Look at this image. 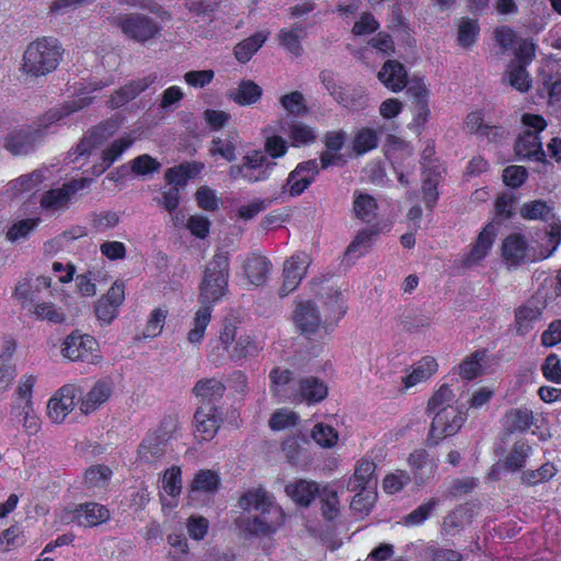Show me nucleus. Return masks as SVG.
Wrapping results in <instances>:
<instances>
[{"instance_id":"dca6fc26","label":"nucleus","mask_w":561,"mask_h":561,"mask_svg":"<svg viewBox=\"0 0 561 561\" xmlns=\"http://www.w3.org/2000/svg\"><path fill=\"white\" fill-rule=\"evenodd\" d=\"M157 75L152 73L138 80H133L124 87L116 90L108 103L113 108H118L129 101L134 100L141 92L146 91L150 85L157 81Z\"/></svg>"},{"instance_id":"ea45409f","label":"nucleus","mask_w":561,"mask_h":561,"mask_svg":"<svg viewBox=\"0 0 561 561\" xmlns=\"http://www.w3.org/2000/svg\"><path fill=\"white\" fill-rule=\"evenodd\" d=\"M211 308L201 305L193 319V328L187 333V340L192 344H199L205 335V330L210 322Z\"/></svg>"},{"instance_id":"79ce46f5","label":"nucleus","mask_w":561,"mask_h":561,"mask_svg":"<svg viewBox=\"0 0 561 561\" xmlns=\"http://www.w3.org/2000/svg\"><path fill=\"white\" fill-rule=\"evenodd\" d=\"M519 214L527 220L541 219L543 221H548L550 218L554 217L552 208L547 204V202L541 199L524 204L519 209Z\"/></svg>"},{"instance_id":"393cba45","label":"nucleus","mask_w":561,"mask_h":561,"mask_svg":"<svg viewBox=\"0 0 561 561\" xmlns=\"http://www.w3.org/2000/svg\"><path fill=\"white\" fill-rule=\"evenodd\" d=\"M515 152L522 158L535 161H543L546 157L539 135L530 130H526L518 137L515 144Z\"/></svg>"},{"instance_id":"58836bf2","label":"nucleus","mask_w":561,"mask_h":561,"mask_svg":"<svg viewBox=\"0 0 561 561\" xmlns=\"http://www.w3.org/2000/svg\"><path fill=\"white\" fill-rule=\"evenodd\" d=\"M265 41L266 35L259 32L237 44L233 50L237 60L241 64L248 62Z\"/></svg>"},{"instance_id":"c85d7f7f","label":"nucleus","mask_w":561,"mask_h":561,"mask_svg":"<svg viewBox=\"0 0 561 561\" xmlns=\"http://www.w3.org/2000/svg\"><path fill=\"white\" fill-rule=\"evenodd\" d=\"M541 308L533 302L520 306L515 311V330L517 335H526L534 329V323L540 319Z\"/></svg>"},{"instance_id":"20e7f679","label":"nucleus","mask_w":561,"mask_h":561,"mask_svg":"<svg viewBox=\"0 0 561 561\" xmlns=\"http://www.w3.org/2000/svg\"><path fill=\"white\" fill-rule=\"evenodd\" d=\"M113 23L130 39L145 43L161 32V26L151 18L139 13H121Z\"/></svg>"},{"instance_id":"a18cd8bd","label":"nucleus","mask_w":561,"mask_h":561,"mask_svg":"<svg viewBox=\"0 0 561 561\" xmlns=\"http://www.w3.org/2000/svg\"><path fill=\"white\" fill-rule=\"evenodd\" d=\"M219 483L220 479L216 472L199 470L191 483V492L215 493L218 490Z\"/></svg>"},{"instance_id":"052dcab7","label":"nucleus","mask_w":561,"mask_h":561,"mask_svg":"<svg viewBox=\"0 0 561 561\" xmlns=\"http://www.w3.org/2000/svg\"><path fill=\"white\" fill-rule=\"evenodd\" d=\"M112 471L108 467L99 465L89 468L84 473V482L89 488L104 486Z\"/></svg>"},{"instance_id":"bf43d9fd","label":"nucleus","mask_w":561,"mask_h":561,"mask_svg":"<svg viewBox=\"0 0 561 561\" xmlns=\"http://www.w3.org/2000/svg\"><path fill=\"white\" fill-rule=\"evenodd\" d=\"M70 197L61 186L47 191L41 199V206L47 210H57L66 206Z\"/></svg>"},{"instance_id":"f03ea898","label":"nucleus","mask_w":561,"mask_h":561,"mask_svg":"<svg viewBox=\"0 0 561 561\" xmlns=\"http://www.w3.org/2000/svg\"><path fill=\"white\" fill-rule=\"evenodd\" d=\"M61 58V47L53 37L31 43L23 56V69L33 76H44L55 70Z\"/></svg>"},{"instance_id":"72a5a7b5","label":"nucleus","mask_w":561,"mask_h":561,"mask_svg":"<svg viewBox=\"0 0 561 561\" xmlns=\"http://www.w3.org/2000/svg\"><path fill=\"white\" fill-rule=\"evenodd\" d=\"M533 412L527 408L511 409L505 413L504 426L510 433L525 432L533 424Z\"/></svg>"},{"instance_id":"de8ad7c7","label":"nucleus","mask_w":561,"mask_h":561,"mask_svg":"<svg viewBox=\"0 0 561 561\" xmlns=\"http://www.w3.org/2000/svg\"><path fill=\"white\" fill-rule=\"evenodd\" d=\"M480 32L477 20L470 18H461L458 25V44L463 48L472 46Z\"/></svg>"},{"instance_id":"4c0bfd02","label":"nucleus","mask_w":561,"mask_h":561,"mask_svg":"<svg viewBox=\"0 0 561 561\" xmlns=\"http://www.w3.org/2000/svg\"><path fill=\"white\" fill-rule=\"evenodd\" d=\"M300 397L308 403L322 401L328 394V387L316 377H308L300 381Z\"/></svg>"},{"instance_id":"f3484780","label":"nucleus","mask_w":561,"mask_h":561,"mask_svg":"<svg viewBox=\"0 0 561 561\" xmlns=\"http://www.w3.org/2000/svg\"><path fill=\"white\" fill-rule=\"evenodd\" d=\"M196 432L202 439L210 440L220 426V417L217 415V408L214 404H204L194 414Z\"/></svg>"},{"instance_id":"6e6552de","label":"nucleus","mask_w":561,"mask_h":561,"mask_svg":"<svg viewBox=\"0 0 561 561\" xmlns=\"http://www.w3.org/2000/svg\"><path fill=\"white\" fill-rule=\"evenodd\" d=\"M111 514L106 506L95 502H87L66 511L61 519L66 524L76 523L82 527H95L107 522Z\"/></svg>"},{"instance_id":"13d9d810","label":"nucleus","mask_w":561,"mask_h":561,"mask_svg":"<svg viewBox=\"0 0 561 561\" xmlns=\"http://www.w3.org/2000/svg\"><path fill=\"white\" fill-rule=\"evenodd\" d=\"M323 298L325 299L324 304L329 310V318L340 319L345 314L346 307L344 305L343 295L339 289H328Z\"/></svg>"},{"instance_id":"49530a36","label":"nucleus","mask_w":561,"mask_h":561,"mask_svg":"<svg viewBox=\"0 0 561 561\" xmlns=\"http://www.w3.org/2000/svg\"><path fill=\"white\" fill-rule=\"evenodd\" d=\"M237 135L228 134L226 137H216L211 141L210 153L219 154L225 160L231 162L236 160Z\"/></svg>"},{"instance_id":"aec40b11","label":"nucleus","mask_w":561,"mask_h":561,"mask_svg":"<svg viewBox=\"0 0 561 561\" xmlns=\"http://www.w3.org/2000/svg\"><path fill=\"white\" fill-rule=\"evenodd\" d=\"M286 494L298 505L309 507L319 495L320 489L314 481L299 479L285 486Z\"/></svg>"},{"instance_id":"4468645a","label":"nucleus","mask_w":561,"mask_h":561,"mask_svg":"<svg viewBox=\"0 0 561 561\" xmlns=\"http://www.w3.org/2000/svg\"><path fill=\"white\" fill-rule=\"evenodd\" d=\"M133 142L134 139L128 135L114 140L102 151L99 161L94 162L87 172L94 176H100L123 156Z\"/></svg>"},{"instance_id":"37998d69","label":"nucleus","mask_w":561,"mask_h":561,"mask_svg":"<svg viewBox=\"0 0 561 561\" xmlns=\"http://www.w3.org/2000/svg\"><path fill=\"white\" fill-rule=\"evenodd\" d=\"M321 512L324 519L331 522L340 515V501L337 492L329 486L320 491Z\"/></svg>"},{"instance_id":"338daca9","label":"nucleus","mask_w":561,"mask_h":561,"mask_svg":"<svg viewBox=\"0 0 561 561\" xmlns=\"http://www.w3.org/2000/svg\"><path fill=\"white\" fill-rule=\"evenodd\" d=\"M400 323L407 331H414L430 324V319L415 309H407L400 316Z\"/></svg>"},{"instance_id":"4d7b16f0","label":"nucleus","mask_w":561,"mask_h":561,"mask_svg":"<svg viewBox=\"0 0 561 561\" xmlns=\"http://www.w3.org/2000/svg\"><path fill=\"white\" fill-rule=\"evenodd\" d=\"M311 437L319 446L323 448H331L336 444L339 434L334 427L323 423H318L312 428Z\"/></svg>"},{"instance_id":"b1692460","label":"nucleus","mask_w":561,"mask_h":561,"mask_svg":"<svg viewBox=\"0 0 561 561\" xmlns=\"http://www.w3.org/2000/svg\"><path fill=\"white\" fill-rule=\"evenodd\" d=\"M409 465L413 472V479L417 485L424 484L434 473L436 466L430 459V455L424 449L413 451L409 457Z\"/></svg>"},{"instance_id":"7c9ffc66","label":"nucleus","mask_w":561,"mask_h":561,"mask_svg":"<svg viewBox=\"0 0 561 561\" xmlns=\"http://www.w3.org/2000/svg\"><path fill=\"white\" fill-rule=\"evenodd\" d=\"M262 94V88L252 80H241L238 87L228 93L231 100L242 106L255 104Z\"/></svg>"},{"instance_id":"473e14b6","label":"nucleus","mask_w":561,"mask_h":561,"mask_svg":"<svg viewBox=\"0 0 561 561\" xmlns=\"http://www.w3.org/2000/svg\"><path fill=\"white\" fill-rule=\"evenodd\" d=\"M378 204L376 199L363 192L354 193L353 211L357 219L371 224L377 218Z\"/></svg>"},{"instance_id":"0eeeda50","label":"nucleus","mask_w":561,"mask_h":561,"mask_svg":"<svg viewBox=\"0 0 561 561\" xmlns=\"http://www.w3.org/2000/svg\"><path fill=\"white\" fill-rule=\"evenodd\" d=\"M96 351V340L89 334L80 333L78 330L65 339L61 347L62 356L72 362L93 363L98 357Z\"/></svg>"},{"instance_id":"f704fd0d","label":"nucleus","mask_w":561,"mask_h":561,"mask_svg":"<svg viewBox=\"0 0 561 561\" xmlns=\"http://www.w3.org/2000/svg\"><path fill=\"white\" fill-rule=\"evenodd\" d=\"M379 233L377 226H371L358 231L354 240L348 244L345 256L348 259H357L362 256L371 245L373 238Z\"/></svg>"},{"instance_id":"a878e982","label":"nucleus","mask_w":561,"mask_h":561,"mask_svg":"<svg viewBox=\"0 0 561 561\" xmlns=\"http://www.w3.org/2000/svg\"><path fill=\"white\" fill-rule=\"evenodd\" d=\"M112 385L107 380H99L92 389L82 398L80 410L89 414L100 408L112 394Z\"/></svg>"},{"instance_id":"2f4dec72","label":"nucleus","mask_w":561,"mask_h":561,"mask_svg":"<svg viewBox=\"0 0 561 561\" xmlns=\"http://www.w3.org/2000/svg\"><path fill=\"white\" fill-rule=\"evenodd\" d=\"M225 391V385L216 378L201 379L193 388V392L204 404H214L222 398Z\"/></svg>"},{"instance_id":"9d476101","label":"nucleus","mask_w":561,"mask_h":561,"mask_svg":"<svg viewBox=\"0 0 561 561\" xmlns=\"http://www.w3.org/2000/svg\"><path fill=\"white\" fill-rule=\"evenodd\" d=\"M92 103V98L83 96L65 103L61 107L51 108L37 119L34 130L41 129V139L47 135L49 128L71 113L78 112Z\"/></svg>"},{"instance_id":"603ef678","label":"nucleus","mask_w":561,"mask_h":561,"mask_svg":"<svg viewBox=\"0 0 561 561\" xmlns=\"http://www.w3.org/2000/svg\"><path fill=\"white\" fill-rule=\"evenodd\" d=\"M485 353L483 351H477L466 359L459 366V375L466 380H472L482 374L481 360L484 358Z\"/></svg>"},{"instance_id":"f8f14e48","label":"nucleus","mask_w":561,"mask_h":561,"mask_svg":"<svg viewBox=\"0 0 561 561\" xmlns=\"http://www.w3.org/2000/svg\"><path fill=\"white\" fill-rule=\"evenodd\" d=\"M293 319L299 332L307 336L314 334L322 323L318 307L311 300L298 301Z\"/></svg>"},{"instance_id":"e433bc0d","label":"nucleus","mask_w":561,"mask_h":561,"mask_svg":"<svg viewBox=\"0 0 561 561\" xmlns=\"http://www.w3.org/2000/svg\"><path fill=\"white\" fill-rule=\"evenodd\" d=\"M558 472L556 466L548 461L541 465L538 469L524 470L520 473V483L527 486H535L540 483L550 481Z\"/></svg>"},{"instance_id":"09e8293b","label":"nucleus","mask_w":561,"mask_h":561,"mask_svg":"<svg viewBox=\"0 0 561 561\" xmlns=\"http://www.w3.org/2000/svg\"><path fill=\"white\" fill-rule=\"evenodd\" d=\"M505 75L514 89L520 92L529 90L531 81L525 65L512 62Z\"/></svg>"},{"instance_id":"cd10ccee","label":"nucleus","mask_w":561,"mask_h":561,"mask_svg":"<svg viewBox=\"0 0 561 561\" xmlns=\"http://www.w3.org/2000/svg\"><path fill=\"white\" fill-rule=\"evenodd\" d=\"M271 263L262 255H251L243 263V271L249 282L255 286H261L266 282Z\"/></svg>"},{"instance_id":"3c124183","label":"nucleus","mask_w":561,"mask_h":561,"mask_svg":"<svg viewBox=\"0 0 561 561\" xmlns=\"http://www.w3.org/2000/svg\"><path fill=\"white\" fill-rule=\"evenodd\" d=\"M305 28L300 24H295L291 30H282L279 33L280 44L293 55L300 56L302 47L300 37Z\"/></svg>"},{"instance_id":"4be33fe9","label":"nucleus","mask_w":561,"mask_h":561,"mask_svg":"<svg viewBox=\"0 0 561 561\" xmlns=\"http://www.w3.org/2000/svg\"><path fill=\"white\" fill-rule=\"evenodd\" d=\"M167 444L157 435L148 432L139 444L137 451L138 460L145 463H156L165 455Z\"/></svg>"},{"instance_id":"5fc2aeb1","label":"nucleus","mask_w":561,"mask_h":561,"mask_svg":"<svg viewBox=\"0 0 561 561\" xmlns=\"http://www.w3.org/2000/svg\"><path fill=\"white\" fill-rule=\"evenodd\" d=\"M439 500L436 497H432L428 501L422 503L415 510H413L410 514L404 516L403 520L407 526H414L423 524L433 513V511L438 506Z\"/></svg>"},{"instance_id":"864d4df0","label":"nucleus","mask_w":561,"mask_h":561,"mask_svg":"<svg viewBox=\"0 0 561 561\" xmlns=\"http://www.w3.org/2000/svg\"><path fill=\"white\" fill-rule=\"evenodd\" d=\"M130 171L139 176L151 175L161 169V163L149 154H140L129 161Z\"/></svg>"},{"instance_id":"ddd939ff","label":"nucleus","mask_w":561,"mask_h":561,"mask_svg":"<svg viewBox=\"0 0 561 561\" xmlns=\"http://www.w3.org/2000/svg\"><path fill=\"white\" fill-rule=\"evenodd\" d=\"M502 256L510 266H519L523 263L535 261L529 255V244L522 233H511L502 242Z\"/></svg>"},{"instance_id":"f257e3e1","label":"nucleus","mask_w":561,"mask_h":561,"mask_svg":"<svg viewBox=\"0 0 561 561\" xmlns=\"http://www.w3.org/2000/svg\"><path fill=\"white\" fill-rule=\"evenodd\" d=\"M229 253L217 251L203 271L198 286V302L211 308L221 301L229 293Z\"/></svg>"},{"instance_id":"6ab92c4d","label":"nucleus","mask_w":561,"mask_h":561,"mask_svg":"<svg viewBox=\"0 0 561 561\" xmlns=\"http://www.w3.org/2000/svg\"><path fill=\"white\" fill-rule=\"evenodd\" d=\"M376 463L368 459L358 461L355 472L347 482V490L356 492L358 490H374L377 486V477L375 474Z\"/></svg>"},{"instance_id":"c756f323","label":"nucleus","mask_w":561,"mask_h":561,"mask_svg":"<svg viewBox=\"0 0 561 561\" xmlns=\"http://www.w3.org/2000/svg\"><path fill=\"white\" fill-rule=\"evenodd\" d=\"M531 455L533 447L525 440H517L503 460L502 467L507 471H518L525 467L527 459ZM497 467H501V465L497 463Z\"/></svg>"},{"instance_id":"2eb2a0df","label":"nucleus","mask_w":561,"mask_h":561,"mask_svg":"<svg viewBox=\"0 0 561 561\" xmlns=\"http://www.w3.org/2000/svg\"><path fill=\"white\" fill-rule=\"evenodd\" d=\"M76 388L71 385L64 386L60 388L57 394H55L47 404L48 417L54 423H61L65 417L73 410Z\"/></svg>"},{"instance_id":"0e129e2a","label":"nucleus","mask_w":561,"mask_h":561,"mask_svg":"<svg viewBox=\"0 0 561 561\" xmlns=\"http://www.w3.org/2000/svg\"><path fill=\"white\" fill-rule=\"evenodd\" d=\"M288 136L295 146L306 145L316 139L313 129L302 123H293L289 126Z\"/></svg>"},{"instance_id":"e2e57ef3","label":"nucleus","mask_w":561,"mask_h":561,"mask_svg":"<svg viewBox=\"0 0 561 561\" xmlns=\"http://www.w3.org/2000/svg\"><path fill=\"white\" fill-rule=\"evenodd\" d=\"M455 394L447 383L440 386V388L432 396L427 403L428 412H437L442 408L451 407L449 403L454 400Z\"/></svg>"},{"instance_id":"412c9836","label":"nucleus","mask_w":561,"mask_h":561,"mask_svg":"<svg viewBox=\"0 0 561 561\" xmlns=\"http://www.w3.org/2000/svg\"><path fill=\"white\" fill-rule=\"evenodd\" d=\"M378 79L393 92H399L408 85L407 70L397 60H387L378 72Z\"/></svg>"},{"instance_id":"9b49d317","label":"nucleus","mask_w":561,"mask_h":561,"mask_svg":"<svg viewBox=\"0 0 561 561\" xmlns=\"http://www.w3.org/2000/svg\"><path fill=\"white\" fill-rule=\"evenodd\" d=\"M238 503L243 511L283 516L282 508L274 502V497L261 486L248 490L240 496Z\"/></svg>"},{"instance_id":"69168bd1","label":"nucleus","mask_w":561,"mask_h":561,"mask_svg":"<svg viewBox=\"0 0 561 561\" xmlns=\"http://www.w3.org/2000/svg\"><path fill=\"white\" fill-rule=\"evenodd\" d=\"M282 106L293 115H301L307 113V106L301 92L294 91L280 98Z\"/></svg>"},{"instance_id":"1a4fd4ad","label":"nucleus","mask_w":561,"mask_h":561,"mask_svg":"<svg viewBox=\"0 0 561 561\" xmlns=\"http://www.w3.org/2000/svg\"><path fill=\"white\" fill-rule=\"evenodd\" d=\"M309 263L310 259L305 252L295 253L285 261L283 270L284 280L279 288L280 297L287 296L298 287L307 272Z\"/></svg>"},{"instance_id":"8fccbe9b","label":"nucleus","mask_w":561,"mask_h":561,"mask_svg":"<svg viewBox=\"0 0 561 561\" xmlns=\"http://www.w3.org/2000/svg\"><path fill=\"white\" fill-rule=\"evenodd\" d=\"M378 146V136L371 128H362L353 139V150L357 156H362Z\"/></svg>"},{"instance_id":"5701e85b","label":"nucleus","mask_w":561,"mask_h":561,"mask_svg":"<svg viewBox=\"0 0 561 561\" xmlns=\"http://www.w3.org/2000/svg\"><path fill=\"white\" fill-rule=\"evenodd\" d=\"M283 523V516L261 513L257 516L247 518L243 524V530L252 536H268Z\"/></svg>"},{"instance_id":"c03bdc74","label":"nucleus","mask_w":561,"mask_h":561,"mask_svg":"<svg viewBox=\"0 0 561 561\" xmlns=\"http://www.w3.org/2000/svg\"><path fill=\"white\" fill-rule=\"evenodd\" d=\"M259 345L255 340L248 335H240L232 345V348L228 351L230 358L239 360L247 357H252L259 353Z\"/></svg>"},{"instance_id":"a211bd4d","label":"nucleus","mask_w":561,"mask_h":561,"mask_svg":"<svg viewBox=\"0 0 561 561\" xmlns=\"http://www.w3.org/2000/svg\"><path fill=\"white\" fill-rule=\"evenodd\" d=\"M501 222H489L479 233L476 243L467 255L466 263L468 265L477 264L482 261L491 250L495 237L497 234V227Z\"/></svg>"},{"instance_id":"774afa93","label":"nucleus","mask_w":561,"mask_h":561,"mask_svg":"<svg viewBox=\"0 0 561 561\" xmlns=\"http://www.w3.org/2000/svg\"><path fill=\"white\" fill-rule=\"evenodd\" d=\"M543 376L554 382L561 383V360L554 353L548 355L541 366Z\"/></svg>"},{"instance_id":"39448f33","label":"nucleus","mask_w":561,"mask_h":561,"mask_svg":"<svg viewBox=\"0 0 561 561\" xmlns=\"http://www.w3.org/2000/svg\"><path fill=\"white\" fill-rule=\"evenodd\" d=\"M42 141L41 129L34 130L33 126H21L7 133L3 138V148L12 156H27L34 152Z\"/></svg>"},{"instance_id":"6e6d98bb","label":"nucleus","mask_w":561,"mask_h":561,"mask_svg":"<svg viewBox=\"0 0 561 561\" xmlns=\"http://www.w3.org/2000/svg\"><path fill=\"white\" fill-rule=\"evenodd\" d=\"M342 106L356 111L366 105L367 96L363 89L342 90L335 100Z\"/></svg>"},{"instance_id":"7ed1b4c3","label":"nucleus","mask_w":561,"mask_h":561,"mask_svg":"<svg viewBox=\"0 0 561 561\" xmlns=\"http://www.w3.org/2000/svg\"><path fill=\"white\" fill-rule=\"evenodd\" d=\"M119 129V124L115 119H108L100 123L98 126L89 129L75 148L69 150L68 163L76 164L81 159L88 158L94 149L102 146L108 138L114 136Z\"/></svg>"},{"instance_id":"bb28decb","label":"nucleus","mask_w":561,"mask_h":561,"mask_svg":"<svg viewBox=\"0 0 561 561\" xmlns=\"http://www.w3.org/2000/svg\"><path fill=\"white\" fill-rule=\"evenodd\" d=\"M274 165L275 163L268 162L265 154L260 151L247 154V172L244 173V179L251 183L264 181L270 176Z\"/></svg>"},{"instance_id":"423d86ee","label":"nucleus","mask_w":561,"mask_h":561,"mask_svg":"<svg viewBox=\"0 0 561 561\" xmlns=\"http://www.w3.org/2000/svg\"><path fill=\"white\" fill-rule=\"evenodd\" d=\"M466 417L454 407L442 408L433 417L428 439L437 445L447 436H453L462 427Z\"/></svg>"},{"instance_id":"a19ab883","label":"nucleus","mask_w":561,"mask_h":561,"mask_svg":"<svg viewBox=\"0 0 561 561\" xmlns=\"http://www.w3.org/2000/svg\"><path fill=\"white\" fill-rule=\"evenodd\" d=\"M439 172L432 169L424 171V179L422 184L423 201L427 208L433 209L437 199L438 191L437 185L439 183Z\"/></svg>"},{"instance_id":"c9c22d12","label":"nucleus","mask_w":561,"mask_h":561,"mask_svg":"<svg viewBox=\"0 0 561 561\" xmlns=\"http://www.w3.org/2000/svg\"><path fill=\"white\" fill-rule=\"evenodd\" d=\"M47 169H37L31 173L23 174L8 183L9 190L13 195H20L37 187L45 179Z\"/></svg>"},{"instance_id":"680f3d73","label":"nucleus","mask_w":561,"mask_h":561,"mask_svg":"<svg viewBox=\"0 0 561 561\" xmlns=\"http://www.w3.org/2000/svg\"><path fill=\"white\" fill-rule=\"evenodd\" d=\"M302 175L297 174V167L289 172L286 183L283 185L282 195L288 197L300 196L306 191L307 180H302Z\"/></svg>"}]
</instances>
